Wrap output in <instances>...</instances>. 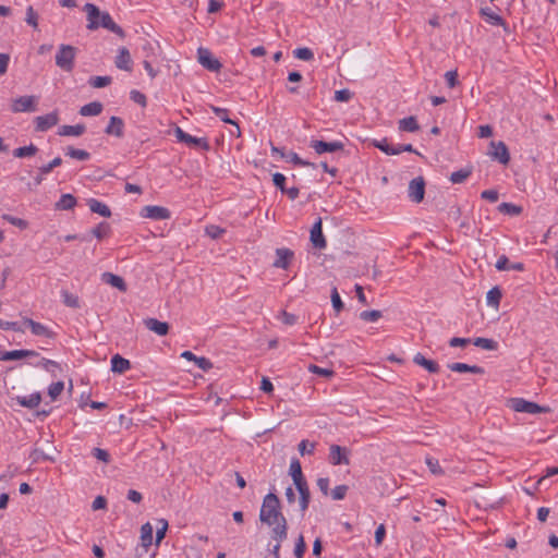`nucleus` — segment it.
Instances as JSON below:
<instances>
[{"label": "nucleus", "instance_id": "f8f14e48", "mask_svg": "<svg viewBox=\"0 0 558 558\" xmlns=\"http://www.w3.org/2000/svg\"><path fill=\"white\" fill-rule=\"evenodd\" d=\"M294 257V253L292 250L287 247H280L276 250V259L272 263L275 268L288 269L292 259Z\"/></svg>", "mask_w": 558, "mask_h": 558}, {"label": "nucleus", "instance_id": "9d476101", "mask_svg": "<svg viewBox=\"0 0 558 558\" xmlns=\"http://www.w3.org/2000/svg\"><path fill=\"white\" fill-rule=\"evenodd\" d=\"M310 147L313 148L316 154L322 155L325 153H335L338 150H343L344 144L340 141L324 142L318 140H312L310 142Z\"/></svg>", "mask_w": 558, "mask_h": 558}, {"label": "nucleus", "instance_id": "f257e3e1", "mask_svg": "<svg viewBox=\"0 0 558 558\" xmlns=\"http://www.w3.org/2000/svg\"><path fill=\"white\" fill-rule=\"evenodd\" d=\"M84 11L87 14L88 29H97L99 27H104L117 34L121 38L125 36L124 31L117 23H114L108 12H101L99 8L93 3H86Z\"/></svg>", "mask_w": 558, "mask_h": 558}, {"label": "nucleus", "instance_id": "774afa93", "mask_svg": "<svg viewBox=\"0 0 558 558\" xmlns=\"http://www.w3.org/2000/svg\"><path fill=\"white\" fill-rule=\"evenodd\" d=\"M195 364L197 365L198 368H201L204 372H207L213 368V363L210 362L209 359L205 356H197L195 360Z\"/></svg>", "mask_w": 558, "mask_h": 558}, {"label": "nucleus", "instance_id": "7ed1b4c3", "mask_svg": "<svg viewBox=\"0 0 558 558\" xmlns=\"http://www.w3.org/2000/svg\"><path fill=\"white\" fill-rule=\"evenodd\" d=\"M76 48L71 45H60L56 54V64L65 72H72L74 69V60Z\"/></svg>", "mask_w": 558, "mask_h": 558}, {"label": "nucleus", "instance_id": "5701e85b", "mask_svg": "<svg viewBox=\"0 0 558 558\" xmlns=\"http://www.w3.org/2000/svg\"><path fill=\"white\" fill-rule=\"evenodd\" d=\"M124 122L119 117H111L109 124L105 129V133L108 135H114L117 137L123 136Z\"/></svg>", "mask_w": 558, "mask_h": 558}, {"label": "nucleus", "instance_id": "c9c22d12", "mask_svg": "<svg viewBox=\"0 0 558 558\" xmlns=\"http://www.w3.org/2000/svg\"><path fill=\"white\" fill-rule=\"evenodd\" d=\"M471 174H472V168L471 167H465V168H462V169H460L458 171L452 172L450 174L449 180L453 184H459V183L464 182Z\"/></svg>", "mask_w": 558, "mask_h": 558}, {"label": "nucleus", "instance_id": "864d4df0", "mask_svg": "<svg viewBox=\"0 0 558 558\" xmlns=\"http://www.w3.org/2000/svg\"><path fill=\"white\" fill-rule=\"evenodd\" d=\"M305 550H306L305 539H304V536L302 534H300L295 542L294 556L296 558H303Z\"/></svg>", "mask_w": 558, "mask_h": 558}, {"label": "nucleus", "instance_id": "052dcab7", "mask_svg": "<svg viewBox=\"0 0 558 558\" xmlns=\"http://www.w3.org/2000/svg\"><path fill=\"white\" fill-rule=\"evenodd\" d=\"M2 218L4 220H7L8 222H10L11 225L20 228V229H25L27 228V221L24 220V219H21V218H17V217H13L11 215H3Z\"/></svg>", "mask_w": 558, "mask_h": 558}, {"label": "nucleus", "instance_id": "aec40b11", "mask_svg": "<svg viewBox=\"0 0 558 558\" xmlns=\"http://www.w3.org/2000/svg\"><path fill=\"white\" fill-rule=\"evenodd\" d=\"M101 280L110 284L113 288H117L121 292H125L128 290V286L124 281V279L118 275H114L112 272H104L101 275Z\"/></svg>", "mask_w": 558, "mask_h": 558}, {"label": "nucleus", "instance_id": "f704fd0d", "mask_svg": "<svg viewBox=\"0 0 558 558\" xmlns=\"http://www.w3.org/2000/svg\"><path fill=\"white\" fill-rule=\"evenodd\" d=\"M76 205V198L72 194H63L56 203L57 210H70Z\"/></svg>", "mask_w": 558, "mask_h": 558}, {"label": "nucleus", "instance_id": "13d9d810", "mask_svg": "<svg viewBox=\"0 0 558 558\" xmlns=\"http://www.w3.org/2000/svg\"><path fill=\"white\" fill-rule=\"evenodd\" d=\"M205 232L211 239H219L225 233V229L216 225H209L206 227Z\"/></svg>", "mask_w": 558, "mask_h": 558}, {"label": "nucleus", "instance_id": "680f3d73", "mask_svg": "<svg viewBox=\"0 0 558 558\" xmlns=\"http://www.w3.org/2000/svg\"><path fill=\"white\" fill-rule=\"evenodd\" d=\"M158 523L160 524V526L157 527V532H156V543L157 544H159L163 539L167 529H168L167 520L160 519L158 521Z\"/></svg>", "mask_w": 558, "mask_h": 558}, {"label": "nucleus", "instance_id": "338daca9", "mask_svg": "<svg viewBox=\"0 0 558 558\" xmlns=\"http://www.w3.org/2000/svg\"><path fill=\"white\" fill-rule=\"evenodd\" d=\"M272 182L276 187H278L281 192H286V177L280 173L276 172L272 174Z\"/></svg>", "mask_w": 558, "mask_h": 558}, {"label": "nucleus", "instance_id": "5fc2aeb1", "mask_svg": "<svg viewBox=\"0 0 558 558\" xmlns=\"http://www.w3.org/2000/svg\"><path fill=\"white\" fill-rule=\"evenodd\" d=\"M348 490V485H338L331 490V497L333 500H342L347 496Z\"/></svg>", "mask_w": 558, "mask_h": 558}, {"label": "nucleus", "instance_id": "c03bdc74", "mask_svg": "<svg viewBox=\"0 0 558 558\" xmlns=\"http://www.w3.org/2000/svg\"><path fill=\"white\" fill-rule=\"evenodd\" d=\"M502 298V293L499 287H494L487 292V304L490 306L498 307L500 300Z\"/></svg>", "mask_w": 558, "mask_h": 558}, {"label": "nucleus", "instance_id": "6e6552de", "mask_svg": "<svg viewBox=\"0 0 558 558\" xmlns=\"http://www.w3.org/2000/svg\"><path fill=\"white\" fill-rule=\"evenodd\" d=\"M349 449L345 447H341L339 445H331L329 447V462L332 465H349L350 459H349Z\"/></svg>", "mask_w": 558, "mask_h": 558}, {"label": "nucleus", "instance_id": "a878e982", "mask_svg": "<svg viewBox=\"0 0 558 558\" xmlns=\"http://www.w3.org/2000/svg\"><path fill=\"white\" fill-rule=\"evenodd\" d=\"M131 368L129 360L116 354L111 359V371L118 374H123Z\"/></svg>", "mask_w": 558, "mask_h": 558}, {"label": "nucleus", "instance_id": "58836bf2", "mask_svg": "<svg viewBox=\"0 0 558 558\" xmlns=\"http://www.w3.org/2000/svg\"><path fill=\"white\" fill-rule=\"evenodd\" d=\"M498 211L504 215L519 216L522 213V207L512 203H501L498 205Z\"/></svg>", "mask_w": 558, "mask_h": 558}, {"label": "nucleus", "instance_id": "4be33fe9", "mask_svg": "<svg viewBox=\"0 0 558 558\" xmlns=\"http://www.w3.org/2000/svg\"><path fill=\"white\" fill-rule=\"evenodd\" d=\"M15 400L23 408L35 409L41 401V395L40 392H34L29 396H17Z\"/></svg>", "mask_w": 558, "mask_h": 558}, {"label": "nucleus", "instance_id": "bb28decb", "mask_svg": "<svg viewBox=\"0 0 558 558\" xmlns=\"http://www.w3.org/2000/svg\"><path fill=\"white\" fill-rule=\"evenodd\" d=\"M153 526L150 523H145L141 527V546L143 548V553H147L148 547L153 543Z\"/></svg>", "mask_w": 558, "mask_h": 558}, {"label": "nucleus", "instance_id": "49530a36", "mask_svg": "<svg viewBox=\"0 0 558 558\" xmlns=\"http://www.w3.org/2000/svg\"><path fill=\"white\" fill-rule=\"evenodd\" d=\"M66 156L77 159V160H88L90 158V154L87 150L74 148L72 146L66 148Z\"/></svg>", "mask_w": 558, "mask_h": 558}, {"label": "nucleus", "instance_id": "4d7b16f0", "mask_svg": "<svg viewBox=\"0 0 558 558\" xmlns=\"http://www.w3.org/2000/svg\"><path fill=\"white\" fill-rule=\"evenodd\" d=\"M213 112L223 122L233 123V120L229 118V110L226 108H219L216 106H210Z\"/></svg>", "mask_w": 558, "mask_h": 558}, {"label": "nucleus", "instance_id": "2f4dec72", "mask_svg": "<svg viewBox=\"0 0 558 558\" xmlns=\"http://www.w3.org/2000/svg\"><path fill=\"white\" fill-rule=\"evenodd\" d=\"M290 475L293 480L294 485H299L301 482H305L306 480L302 473V466L298 459H292L290 463Z\"/></svg>", "mask_w": 558, "mask_h": 558}, {"label": "nucleus", "instance_id": "6e6d98bb", "mask_svg": "<svg viewBox=\"0 0 558 558\" xmlns=\"http://www.w3.org/2000/svg\"><path fill=\"white\" fill-rule=\"evenodd\" d=\"M331 303L332 307L337 313L343 310V302L341 301V298L336 287H333L331 290Z\"/></svg>", "mask_w": 558, "mask_h": 558}, {"label": "nucleus", "instance_id": "37998d69", "mask_svg": "<svg viewBox=\"0 0 558 558\" xmlns=\"http://www.w3.org/2000/svg\"><path fill=\"white\" fill-rule=\"evenodd\" d=\"M288 161L292 162L293 165L295 166H300V167H311L313 169H315L317 166L314 163V162H310L307 160H304L302 159L294 151H290L288 154H286V157H284Z\"/></svg>", "mask_w": 558, "mask_h": 558}, {"label": "nucleus", "instance_id": "473e14b6", "mask_svg": "<svg viewBox=\"0 0 558 558\" xmlns=\"http://www.w3.org/2000/svg\"><path fill=\"white\" fill-rule=\"evenodd\" d=\"M102 108L104 107L101 102L93 101L81 107L80 114L84 117H95L101 113Z\"/></svg>", "mask_w": 558, "mask_h": 558}, {"label": "nucleus", "instance_id": "ea45409f", "mask_svg": "<svg viewBox=\"0 0 558 558\" xmlns=\"http://www.w3.org/2000/svg\"><path fill=\"white\" fill-rule=\"evenodd\" d=\"M473 344L475 347H478L484 350H489V351H495L498 349V342L495 341L494 339H488V338H482V337L475 338L473 340Z\"/></svg>", "mask_w": 558, "mask_h": 558}, {"label": "nucleus", "instance_id": "b1692460", "mask_svg": "<svg viewBox=\"0 0 558 558\" xmlns=\"http://www.w3.org/2000/svg\"><path fill=\"white\" fill-rule=\"evenodd\" d=\"M413 362L432 374L439 372V365L435 361L426 359L422 353H416L413 357Z\"/></svg>", "mask_w": 558, "mask_h": 558}, {"label": "nucleus", "instance_id": "72a5a7b5", "mask_svg": "<svg viewBox=\"0 0 558 558\" xmlns=\"http://www.w3.org/2000/svg\"><path fill=\"white\" fill-rule=\"evenodd\" d=\"M85 132L84 124L62 125L58 134L61 136H81Z\"/></svg>", "mask_w": 558, "mask_h": 558}, {"label": "nucleus", "instance_id": "79ce46f5", "mask_svg": "<svg viewBox=\"0 0 558 558\" xmlns=\"http://www.w3.org/2000/svg\"><path fill=\"white\" fill-rule=\"evenodd\" d=\"M61 296H62V302L68 307L78 308L81 306L78 296L69 292L68 290H62Z\"/></svg>", "mask_w": 558, "mask_h": 558}, {"label": "nucleus", "instance_id": "09e8293b", "mask_svg": "<svg viewBox=\"0 0 558 558\" xmlns=\"http://www.w3.org/2000/svg\"><path fill=\"white\" fill-rule=\"evenodd\" d=\"M383 316L378 310L363 311L360 318L364 322H377Z\"/></svg>", "mask_w": 558, "mask_h": 558}, {"label": "nucleus", "instance_id": "0eeeda50", "mask_svg": "<svg viewBox=\"0 0 558 558\" xmlns=\"http://www.w3.org/2000/svg\"><path fill=\"white\" fill-rule=\"evenodd\" d=\"M198 62L207 70L211 72H218L222 64L220 61L213 56L207 48H198L197 50Z\"/></svg>", "mask_w": 558, "mask_h": 558}, {"label": "nucleus", "instance_id": "de8ad7c7", "mask_svg": "<svg viewBox=\"0 0 558 558\" xmlns=\"http://www.w3.org/2000/svg\"><path fill=\"white\" fill-rule=\"evenodd\" d=\"M112 82L111 76H93L89 78L88 83L94 88H102L110 85Z\"/></svg>", "mask_w": 558, "mask_h": 558}, {"label": "nucleus", "instance_id": "4468645a", "mask_svg": "<svg viewBox=\"0 0 558 558\" xmlns=\"http://www.w3.org/2000/svg\"><path fill=\"white\" fill-rule=\"evenodd\" d=\"M311 242L314 245V247L323 250L327 246L326 239L323 234V226H322V219L318 218V220L313 225L311 229Z\"/></svg>", "mask_w": 558, "mask_h": 558}, {"label": "nucleus", "instance_id": "3c124183", "mask_svg": "<svg viewBox=\"0 0 558 558\" xmlns=\"http://www.w3.org/2000/svg\"><path fill=\"white\" fill-rule=\"evenodd\" d=\"M61 165H62V158L56 157L48 163L40 166L39 169L41 170V174L48 175L54 168H57Z\"/></svg>", "mask_w": 558, "mask_h": 558}, {"label": "nucleus", "instance_id": "8fccbe9b", "mask_svg": "<svg viewBox=\"0 0 558 558\" xmlns=\"http://www.w3.org/2000/svg\"><path fill=\"white\" fill-rule=\"evenodd\" d=\"M293 54L295 58H298L300 60H304V61H310L314 58L313 51L307 47L296 48L293 51Z\"/></svg>", "mask_w": 558, "mask_h": 558}, {"label": "nucleus", "instance_id": "cd10ccee", "mask_svg": "<svg viewBox=\"0 0 558 558\" xmlns=\"http://www.w3.org/2000/svg\"><path fill=\"white\" fill-rule=\"evenodd\" d=\"M87 205H88L90 211H93L95 214H98L105 218H108L111 216L110 208L106 204L101 203L100 201H98L96 198L88 199Z\"/></svg>", "mask_w": 558, "mask_h": 558}, {"label": "nucleus", "instance_id": "f03ea898", "mask_svg": "<svg viewBox=\"0 0 558 558\" xmlns=\"http://www.w3.org/2000/svg\"><path fill=\"white\" fill-rule=\"evenodd\" d=\"M284 518L280 508V500L274 493H269L264 497L263 505L259 511L260 522L272 526L275 523L280 522Z\"/></svg>", "mask_w": 558, "mask_h": 558}, {"label": "nucleus", "instance_id": "2eb2a0df", "mask_svg": "<svg viewBox=\"0 0 558 558\" xmlns=\"http://www.w3.org/2000/svg\"><path fill=\"white\" fill-rule=\"evenodd\" d=\"M24 324H26L31 328L32 333L35 336H41L49 339H53L56 337L54 331L31 318H24Z\"/></svg>", "mask_w": 558, "mask_h": 558}, {"label": "nucleus", "instance_id": "a18cd8bd", "mask_svg": "<svg viewBox=\"0 0 558 558\" xmlns=\"http://www.w3.org/2000/svg\"><path fill=\"white\" fill-rule=\"evenodd\" d=\"M184 143L190 146H198L204 150L210 149V145H209L207 138H205V137H195V136H192L191 134H187Z\"/></svg>", "mask_w": 558, "mask_h": 558}, {"label": "nucleus", "instance_id": "c756f323", "mask_svg": "<svg viewBox=\"0 0 558 558\" xmlns=\"http://www.w3.org/2000/svg\"><path fill=\"white\" fill-rule=\"evenodd\" d=\"M481 15L485 17L486 22L496 26H505L506 23L504 19L494 12L490 8H482Z\"/></svg>", "mask_w": 558, "mask_h": 558}, {"label": "nucleus", "instance_id": "e433bc0d", "mask_svg": "<svg viewBox=\"0 0 558 558\" xmlns=\"http://www.w3.org/2000/svg\"><path fill=\"white\" fill-rule=\"evenodd\" d=\"M371 145L380 149L386 155H396V146H391L386 137L381 140H372Z\"/></svg>", "mask_w": 558, "mask_h": 558}, {"label": "nucleus", "instance_id": "9b49d317", "mask_svg": "<svg viewBox=\"0 0 558 558\" xmlns=\"http://www.w3.org/2000/svg\"><path fill=\"white\" fill-rule=\"evenodd\" d=\"M59 122V116L57 111L47 113L45 116H39L35 118V129L38 132H45L52 126L57 125Z\"/></svg>", "mask_w": 558, "mask_h": 558}, {"label": "nucleus", "instance_id": "69168bd1", "mask_svg": "<svg viewBox=\"0 0 558 558\" xmlns=\"http://www.w3.org/2000/svg\"><path fill=\"white\" fill-rule=\"evenodd\" d=\"M315 450V442H308L307 440H302L299 444V451L302 456L312 454Z\"/></svg>", "mask_w": 558, "mask_h": 558}, {"label": "nucleus", "instance_id": "20e7f679", "mask_svg": "<svg viewBox=\"0 0 558 558\" xmlns=\"http://www.w3.org/2000/svg\"><path fill=\"white\" fill-rule=\"evenodd\" d=\"M509 403H510V408L515 412L529 413V414L549 412V408L542 407L535 402L527 401L523 398H512L509 400Z\"/></svg>", "mask_w": 558, "mask_h": 558}, {"label": "nucleus", "instance_id": "39448f33", "mask_svg": "<svg viewBox=\"0 0 558 558\" xmlns=\"http://www.w3.org/2000/svg\"><path fill=\"white\" fill-rule=\"evenodd\" d=\"M11 110L15 113L19 112H34L37 110L36 96H21L12 101Z\"/></svg>", "mask_w": 558, "mask_h": 558}, {"label": "nucleus", "instance_id": "a211bd4d", "mask_svg": "<svg viewBox=\"0 0 558 558\" xmlns=\"http://www.w3.org/2000/svg\"><path fill=\"white\" fill-rule=\"evenodd\" d=\"M295 488L298 489L300 494L299 498V505L302 513H304L310 505L311 501V492L307 485V482H301L299 485H295Z\"/></svg>", "mask_w": 558, "mask_h": 558}, {"label": "nucleus", "instance_id": "393cba45", "mask_svg": "<svg viewBox=\"0 0 558 558\" xmlns=\"http://www.w3.org/2000/svg\"><path fill=\"white\" fill-rule=\"evenodd\" d=\"M448 367L452 372H457V373H473V374H484L485 373L484 368L481 366L469 365V364L460 363V362L451 363L448 365Z\"/></svg>", "mask_w": 558, "mask_h": 558}, {"label": "nucleus", "instance_id": "423d86ee", "mask_svg": "<svg viewBox=\"0 0 558 558\" xmlns=\"http://www.w3.org/2000/svg\"><path fill=\"white\" fill-rule=\"evenodd\" d=\"M425 195V180L423 177H416L410 181L408 196L413 203H421Z\"/></svg>", "mask_w": 558, "mask_h": 558}, {"label": "nucleus", "instance_id": "0e129e2a", "mask_svg": "<svg viewBox=\"0 0 558 558\" xmlns=\"http://www.w3.org/2000/svg\"><path fill=\"white\" fill-rule=\"evenodd\" d=\"M426 464L433 474H436V475L442 474V469L440 468L437 459L428 457V458H426Z\"/></svg>", "mask_w": 558, "mask_h": 558}, {"label": "nucleus", "instance_id": "412c9836", "mask_svg": "<svg viewBox=\"0 0 558 558\" xmlns=\"http://www.w3.org/2000/svg\"><path fill=\"white\" fill-rule=\"evenodd\" d=\"M38 356V352L33 350H12L1 353L0 360L2 361H14L24 357Z\"/></svg>", "mask_w": 558, "mask_h": 558}, {"label": "nucleus", "instance_id": "e2e57ef3", "mask_svg": "<svg viewBox=\"0 0 558 558\" xmlns=\"http://www.w3.org/2000/svg\"><path fill=\"white\" fill-rule=\"evenodd\" d=\"M130 98L134 102L138 104L140 106L146 107V104H147L146 96L143 93H141L140 90H136V89L131 90Z\"/></svg>", "mask_w": 558, "mask_h": 558}, {"label": "nucleus", "instance_id": "1a4fd4ad", "mask_svg": "<svg viewBox=\"0 0 558 558\" xmlns=\"http://www.w3.org/2000/svg\"><path fill=\"white\" fill-rule=\"evenodd\" d=\"M141 217L153 220H166L170 218L168 208L157 205H147L141 209Z\"/></svg>", "mask_w": 558, "mask_h": 558}, {"label": "nucleus", "instance_id": "bf43d9fd", "mask_svg": "<svg viewBox=\"0 0 558 558\" xmlns=\"http://www.w3.org/2000/svg\"><path fill=\"white\" fill-rule=\"evenodd\" d=\"M25 21L28 25L33 26L34 28L38 26V15L35 12L34 8L31 5L26 9Z\"/></svg>", "mask_w": 558, "mask_h": 558}, {"label": "nucleus", "instance_id": "4c0bfd02", "mask_svg": "<svg viewBox=\"0 0 558 558\" xmlns=\"http://www.w3.org/2000/svg\"><path fill=\"white\" fill-rule=\"evenodd\" d=\"M37 151H38V147L34 144H29L28 146L15 148L13 150V156L15 158L32 157V156L36 155Z\"/></svg>", "mask_w": 558, "mask_h": 558}, {"label": "nucleus", "instance_id": "dca6fc26", "mask_svg": "<svg viewBox=\"0 0 558 558\" xmlns=\"http://www.w3.org/2000/svg\"><path fill=\"white\" fill-rule=\"evenodd\" d=\"M143 323L148 330L158 336H166L169 332V325L166 322H160L157 318H146Z\"/></svg>", "mask_w": 558, "mask_h": 558}, {"label": "nucleus", "instance_id": "ddd939ff", "mask_svg": "<svg viewBox=\"0 0 558 558\" xmlns=\"http://www.w3.org/2000/svg\"><path fill=\"white\" fill-rule=\"evenodd\" d=\"M490 147L493 148V151H490V156L498 160L502 165H508L510 161V154L508 150L507 145L504 142H492Z\"/></svg>", "mask_w": 558, "mask_h": 558}, {"label": "nucleus", "instance_id": "f3484780", "mask_svg": "<svg viewBox=\"0 0 558 558\" xmlns=\"http://www.w3.org/2000/svg\"><path fill=\"white\" fill-rule=\"evenodd\" d=\"M114 64L118 69L123 71H131L132 70V59L131 54L128 48L121 47L119 49V53L116 57Z\"/></svg>", "mask_w": 558, "mask_h": 558}, {"label": "nucleus", "instance_id": "603ef678", "mask_svg": "<svg viewBox=\"0 0 558 558\" xmlns=\"http://www.w3.org/2000/svg\"><path fill=\"white\" fill-rule=\"evenodd\" d=\"M64 389L63 381L52 383L48 388V395L52 400H56Z\"/></svg>", "mask_w": 558, "mask_h": 558}, {"label": "nucleus", "instance_id": "c85d7f7f", "mask_svg": "<svg viewBox=\"0 0 558 558\" xmlns=\"http://www.w3.org/2000/svg\"><path fill=\"white\" fill-rule=\"evenodd\" d=\"M495 266L500 271H504V270L523 271L524 270V264H522V263L510 264L509 259H508V257L506 255H501L498 258V260H497Z\"/></svg>", "mask_w": 558, "mask_h": 558}, {"label": "nucleus", "instance_id": "7c9ffc66", "mask_svg": "<svg viewBox=\"0 0 558 558\" xmlns=\"http://www.w3.org/2000/svg\"><path fill=\"white\" fill-rule=\"evenodd\" d=\"M398 128L401 132L411 133L417 132L420 130V125L416 121V118L413 116L399 120Z\"/></svg>", "mask_w": 558, "mask_h": 558}, {"label": "nucleus", "instance_id": "6ab92c4d", "mask_svg": "<svg viewBox=\"0 0 558 558\" xmlns=\"http://www.w3.org/2000/svg\"><path fill=\"white\" fill-rule=\"evenodd\" d=\"M288 536V522L286 518H282L280 522L272 525L271 538L277 543H282Z\"/></svg>", "mask_w": 558, "mask_h": 558}, {"label": "nucleus", "instance_id": "a19ab883", "mask_svg": "<svg viewBox=\"0 0 558 558\" xmlns=\"http://www.w3.org/2000/svg\"><path fill=\"white\" fill-rule=\"evenodd\" d=\"M111 228L110 225L106 221L98 223L94 229H92V234L96 236L98 240H102L110 234Z\"/></svg>", "mask_w": 558, "mask_h": 558}]
</instances>
